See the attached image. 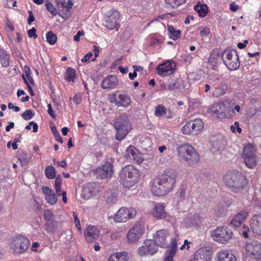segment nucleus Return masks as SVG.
Segmentation results:
<instances>
[{
    "label": "nucleus",
    "instance_id": "1",
    "mask_svg": "<svg viewBox=\"0 0 261 261\" xmlns=\"http://www.w3.org/2000/svg\"><path fill=\"white\" fill-rule=\"evenodd\" d=\"M176 175L166 173L155 179L151 187L152 193L158 196H163L171 192L175 184Z\"/></svg>",
    "mask_w": 261,
    "mask_h": 261
},
{
    "label": "nucleus",
    "instance_id": "2",
    "mask_svg": "<svg viewBox=\"0 0 261 261\" xmlns=\"http://www.w3.org/2000/svg\"><path fill=\"white\" fill-rule=\"evenodd\" d=\"M224 182L226 186L236 192L243 189L247 183L245 176L240 172L230 171L224 176Z\"/></svg>",
    "mask_w": 261,
    "mask_h": 261
},
{
    "label": "nucleus",
    "instance_id": "3",
    "mask_svg": "<svg viewBox=\"0 0 261 261\" xmlns=\"http://www.w3.org/2000/svg\"><path fill=\"white\" fill-rule=\"evenodd\" d=\"M120 178L124 187L131 188L138 182L139 172L134 166L127 165L122 168Z\"/></svg>",
    "mask_w": 261,
    "mask_h": 261
},
{
    "label": "nucleus",
    "instance_id": "4",
    "mask_svg": "<svg viewBox=\"0 0 261 261\" xmlns=\"http://www.w3.org/2000/svg\"><path fill=\"white\" fill-rule=\"evenodd\" d=\"M178 156L181 161L186 162L192 165L197 163L199 160V155L195 148L189 144H182L177 148Z\"/></svg>",
    "mask_w": 261,
    "mask_h": 261
},
{
    "label": "nucleus",
    "instance_id": "5",
    "mask_svg": "<svg viewBox=\"0 0 261 261\" xmlns=\"http://www.w3.org/2000/svg\"><path fill=\"white\" fill-rule=\"evenodd\" d=\"M114 126L117 130L116 138L118 140L124 139L128 132L132 129V125L126 115H123L117 118L114 122Z\"/></svg>",
    "mask_w": 261,
    "mask_h": 261
},
{
    "label": "nucleus",
    "instance_id": "6",
    "mask_svg": "<svg viewBox=\"0 0 261 261\" xmlns=\"http://www.w3.org/2000/svg\"><path fill=\"white\" fill-rule=\"evenodd\" d=\"M224 64L230 70H235L240 67V61L236 51L234 49L227 48L221 55Z\"/></svg>",
    "mask_w": 261,
    "mask_h": 261
},
{
    "label": "nucleus",
    "instance_id": "7",
    "mask_svg": "<svg viewBox=\"0 0 261 261\" xmlns=\"http://www.w3.org/2000/svg\"><path fill=\"white\" fill-rule=\"evenodd\" d=\"M256 148L250 143L246 144L243 149L242 157L246 166L253 168L256 165Z\"/></svg>",
    "mask_w": 261,
    "mask_h": 261
},
{
    "label": "nucleus",
    "instance_id": "8",
    "mask_svg": "<svg viewBox=\"0 0 261 261\" xmlns=\"http://www.w3.org/2000/svg\"><path fill=\"white\" fill-rule=\"evenodd\" d=\"M203 128V123L201 119H196L187 122L182 127V133L186 135H196Z\"/></svg>",
    "mask_w": 261,
    "mask_h": 261
},
{
    "label": "nucleus",
    "instance_id": "9",
    "mask_svg": "<svg viewBox=\"0 0 261 261\" xmlns=\"http://www.w3.org/2000/svg\"><path fill=\"white\" fill-rule=\"evenodd\" d=\"M136 215V211L132 207H122L114 216V220L116 223L125 222L133 219Z\"/></svg>",
    "mask_w": 261,
    "mask_h": 261
},
{
    "label": "nucleus",
    "instance_id": "10",
    "mask_svg": "<svg viewBox=\"0 0 261 261\" xmlns=\"http://www.w3.org/2000/svg\"><path fill=\"white\" fill-rule=\"evenodd\" d=\"M43 218L46 222L45 229L49 233H54L59 229V221L54 220L55 215L50 210H45L43 212Z\"/></svg>",
    "mask_w": 261,
    "mask_h": 261
},
{
    "label": "nucleus",
    "instance_id": "11",
    "mask_svg": "<svg viewBox=\"0 0 261 261\" xmlns=\"http://www.w3.org/2000/svg\"><path fill=\"white\" fill-rule=\"evenodd\" d=\"M158 249L157 245L153 240L147 239L137 249V253L141 256L152 255Z\"/></svg>",
    "mask_w": 261,
    "mask_h": 261
},
{
    "label": "nucleus",
    "instance_id": "12",
    "mask_svg": "<svg viewBox=\"0 0 261 261\" xmlns=\"http://www.w3.org/2000/svg\"><path fill=\"white\" fill-rule=\"evenodd\" d=\"M30 241L27 238L23 236H18L13 240L11 247L15 254H20L28 249Z\"/></svg>",
    "mask_w": 261,
    "mask_h": 261
},
{
    "label": "nucleus",
    "instance_id": "13",
    "mask_svg": "<svg viewBox=\"0 0 261 261\" xmlns=\"http://www.w3.org/2000/svg\"><path fill=\"white\" fill-rule=\"evenodd\" d=\"M176 68V64L175 62L172 60H168L160 64L156 68V71L158 75L162 77H165L174 73Z\"/></svg>",
    "mask_w": 261,
    "mask_h": 261
},
{
    "label": "nucleus",
    "instance_id": "14",
    "mask_svg": "<svg viewBox=\"0 0 261 261\" xmlns=\"http://www.w3.org/2000/svg\"><path fill=\"white\" fill-rule=\"evenodd\" d=\"M229 108L223 102L214 104L210 109L211 112L219 118H228L231 116Z\"/></svg>",
    "mask_w": 261,
    "mask_h": 261
},
{
    "label": "nucleus",
    "instance_id": "15",
    "mask_svg": "<svg viewBox=\"0 0 261 261\" xmlns=\"http://www.w3.org/2000/svg\"><path fill=\"white\" fill-rule=\"evenodd\" d=\"M231 233L227 227H218L213 231L212 237L215 241L224 244L231 238Z\"/></svg>",
    "mask_w": 261,
    "mask_h": 261
},
{
    "label": "nucleus",
    "instance_id": "16",
    "mask_svg": "<svg viewBox=\"0 0 261 261\" xmlns=\"http://www.w3.org/2000/svg\"><path fill=\"white\" fill-rule=\"evenodd\" d=\"M145 226L138 224L132 227L127 232V239L129 243H135L139 241L144 232Z\"/></svg>",
    "mask_w": 261,
    "mask_h": 261
},
{
    "label": "nucleus",
    "instance_id": "17",
    "mask_svg": "<svg viewBox=\"0 0 261 261\" xmlns=\"http://www.w3.org/2000/svg\"><path fill=\"white\" fill-rule=\"evenodd\" d=\"M246 250L251 258L257 260L261 259V244L259 242L252 241L247 243Z\"/></svg>",
    "mask_w": 261,
    "mask_h": 261
},
{
    "label": "nucleus",
    "instance_id": "18",
    "mask_svg": "<svg viewBox=\"0 0 261 261\" xmlns=\"http://www.w3.org/2000/svg\"><path fill=\"white\" fill-rule=\"evenodd\" d=\"M94 172L100 179L111 178L114 173L112 163L110 161L106 162L103 165L94 170Z\"/></svg>",
    "mask_w": 261,
    "mask_h": 261
},
{
    "label": "nucleus",
    "instance_id": "19",
    "mask_svg": "<svg viewBox=\"0 0 261 261\" xmlns=\"http://www.w3.org/2000/svg\"><path fill=\"white\" fill-rule=\"evenodd\" d=\"M153 241L157 245L162 248L168 247L169 232L167 230L163 229L159 230L153 234Z\"/></svg>",
    "mask_w": 261,
    "mask_h": 261
},
{
    "label": "nucleus",
    "instance_id": "20",
    "mask_svg": "<svg viewBox=\"0 0 261 261\" xmlns=\"http://www.w3.org/2000/svg\"><path fill=\"white\" fill-rule=\"evenodd\" d=\"M161 86L162 89L164 90H182L186 88L187 83H185L182 80H176L171 79L169 80L166 83L163 84Z\"/></svg>",
    "mask_w": 261,
    "mask_h": 261
},
{
    "label": "nucleus",
    "instance_id": "21",
    "mask_svg": "<svg viewBox=\"0 0 261 261\" xmlns=\"http://www.w3.org/2000/svg\"><path fill=\"white\" fill-rule=\"evenodd\" d=\"M119 13L114 10H112L108 13L105 18L104 25L110 30H113L117 27L119 19Z\"/></svg>",
    "mask_w": 261,
    "mask_h": 261
},
{
    "label": "nucleus",
    "instance_id": "22",
    "mask_svg": "<svg viewBox=\"0 0 261 261\" xmlns=\"http://www.w3.org/2000/svg\"><path fill=\"white\" fill-rule=\"evenodd\" d=\"M100 190V187L99 185L96 183H92L88 184L85 187L83 190L84 193L83 198L88 199L91 198L95 195L99 193Z\"/></svg>",
    "mask_w": 261,
    "mask_h": 261
},
{
    "label": "nucleus",
    "instance_id": "23",
    "mask_svg": "<svg viewBox=\"0 0 261 261\" xmlns=\"http://www.w3.org/2000/svg\"><path fill=\"white\" fill-rule=\"evenodd\" d=\"M99 234V230L95 226H88L84 231V236L87 241L93 242L95 241Z\"/></svg>",
    "mask_w": 261,
    "mask_h": 261
},
{
    "label": "nucleus",
    "instance_id": "24",
    "mask_svg": "<svg viewBox=\"0 0 261 261\" xmlns=\"http://www.w3.org/2000/svg\"><path fill=\"white\" fill-rule=\"evenodd\" d=\"M211 142V150L213 152L216 153L223 150L226 145V140L221 136L213 138Z\"/></svg>",
    "mask_w": 261,
    "mask_h": 261
},
{
    "label": "nucleus",
    "instance_id": "25",
    "mask_svg": "<svg viewBox=\"0 0 261 261\" xmlns=\"http://www.w3.org/2000/svg\"><path fill=\"white\" fill-rule=\"evenodd\" d=\"M212 254L210 250L200 248L195 253L193 261H211Z\"/></svg>",
    "mask_w": 261,
    "mask_h": 261
},
{
    "label": "nucleus",
    "instance_id": "26",
    "mask_svg": "<svg viewBox=\"0 0 261 261\" xmlns=\"http://www.w3.org/2000/svg\"><path fill=\"white\" fill-rule=\"evenodd\" d=\"M150 214L158 219L165 218L167 215L165 211V206L161 203L154 204Z\"/></svg>",
    "mask_w": 261,
    "mask_h": 261
},
{
    "label": "nucleus",
    "instance_id": "27",
    "mask_svg": "<svg viewBox=\"0 0 261 261\" xmlns=\"http://www.w3.org/2000/svg\"><path fill=\"white\" fill-rule=\"evenodd\" d=\"M177 240L175 238H172L171 240L170 248L167 250L165 253L164 261H174L177 250Z\"/></svg>",
    "mask_w": 261,
    "mask_h": 261
},
{
    "label": "nucleus",
    "instance_id": "28",
    "mask_svg": "<svg viewBox=\"0 0 261 261\" xmlns=\"http://www.w3.org/2000/svg\"><path fill=\"white\" fill-rule=\"evenodd\" d=\"M250 228L257 235L261 236V215H254L250 220Z\"/></svg>",
    "mask_w": 261,
    "mask_h": 261
},
{
    "label": "nucleus",
    "instance_id": "29",
    "mask_svg": "<svg viewBox=\"0 0 261 261\" xmlns=\"http://www.w3.org/2000/svg\"><path fill=\"white\" fill-rule=\"evenodd\" d=\"M249 215L248 212L242 211L235 215L231 221V224L235 226H240L247 219Z\"/></svg>",
    "mask_w": 261,
    "mask_h": 261
},
{
    "label": "nucleus",
    "instance_id": "30",
    "mask_svg": "<svg viewBox=\"0 0 261 261\" xmlns=\"http://www.w3.org/2000/svg\"><path fill=\"white\" fill-rule=\"evenodd\" d=\"M118 85V80L115 76L110 75L103 79L101 86L103 89H113Z\"/></svg>",
    "mask_w": 261,
    "mask_h": 261
},
{
    "label": "nucleus",
    "instance_id": "31",
    "mask_svg": "<svg viewBox=\"0 0 261 261\" xmlns=\"http://www.w3.org/2000/svg\"><path fill=\"white\" fill-rule=\"evenodd\" d=\"M42 192L45 195V199L47 202L50 204H54L57 201V197L54 193L52 190L50 189L48 187H43L42 188Z\"/></svg>",
    "mask_w": 261,
    "mask_h": 261
},
{
    "label": "nucleus",
    "instance_id": "32",
    "mask_svg": "<svg viewBox=\"0 0 261 261\" xmlns=\"http://www.w3.org/2000/svg\"><path fill=\"white\" fill-rule=\"evenodd\" d=\"M218 261H236V257L231 252L228 251H221L217 253Z\"/></svg>",
    "mask_w": 261,
    "mask_h": 261
},
{
    "label": "nucleus",
    "instance_id": "33",
    "mask_svg": "<svg viewBox=\"0 0 261 261\" xmlns=\"http://www.w3.org/2000/svg\"><path fill=\"white\" fill-rule=\"evenodd\" d=\"M221 55L218 51L213 50L211 53L208 59V63L213 69H215L220 62Z\"/></svg>",
    "mask_w": 261,
    "mask_h": 261
},
{
    "label": "nucleus",
    "instance_id": "34",
    "mask_svg": "<svg viewBox=\"0 0 261 261\" xmlns=\"http://www.w3.org/2000/svg\"><path fill=\"white\" fill-rule=\"evenodd\" d=\"M128 255L125 252H119L112 254L107 261H127Z\"/></svg>",
    "mask_w": 261,
    "mask_h": 261
},
{
    "label": "nucleus",
    "instance_id": "35",
    "mask_svg": "<svg viewBox=\"0 0 261 261\" xmlns=\"http://www.w3.org/2000/svg\"><path fill=\"white\" fill-rule=\"evenodd\" d=\"M194 10L198 13L200 17H204L207 14L208 7L204 3L199 2L195 6Z\"/></svg>",
    "mask_w": 261,
    "mask_h": 261
},
{
    "label": "nucleus",
    "instance_id": "36",
    "mask_svg": "<svg viewBox=\"0 0 261 261\" xmlns=\"http://www.w3.org/2000/svg\"><path fill=\"white\" fill-rule=\"evenodd\" d=\"M117 99V107H127L131 102L130 97L125 94H118Z\"/></svg>",
    "mask_w": 261,
    "mask_h": 261
},
{
    "label": "nucleus",
    "instance_id": "37",
    "mask_svg": "<svg viewBox=\"0 0 261 261\" xmlns=\"http://www.w3.org/2000/svg\"><path fill=\"white\" fill-rule=\"evenodd\" d=\"M227 90V86L225 83H221L219 86L216 87L212 91L213 96L218 97L225 94Z\"/></svg>",
    "mask_w": 261,
    "mask_h": 261
},
{
    "label": "nucleus",
    "instance_id": "38",
    "mask_svg": "<svg viewBox=\"0 0 261 261\" xmlns=\"http://www.w3.org/2000/svg\"><path fill=\"white\" fill-rule=\"evenodd\" d=\"M185 222L189 223L190 226H197L201 224V219L199 215L195 214L186 219Z\"/></svg>",
    "mask_w": 261,
    "mask_h": 261
},
{
    "label": "nucleus",
    "instance_id": "39",
    "mask_svg": "<svg viewBox=\"0 0 261 261\" xmlns=\"http://www.w3.org/2000/svg\"><path fill=\"white\" fill-rule=\"evenodd\" d=\"M0 60L2 65L7 67L10 64V57L3 49H0Z\"/></svg>",
    "mask_w": 261,
    "mask_h": 261
},
{
    "label": "nucleus",
    "instance_id": "40",
    "mask_svg": "<svg viewBox=\"0 0 261 261\" xmlns=\"http://www.w3.org/2000/svg\"><path fill=\"white\" fill-rule=\"evenodd\" d=\"M99 54V49L97 47H95L92 52L90 51L86 55L84 58L83 59V62H89L90 61H94Z\"/></svg>",
    "mask_w": 261,
    "mask_h": 261
},
{
    "label": "nucleus",
    "instance_id": "41",
    "mask_svg": "<svg viewBox=\"0 0 261 261\" xmlns=\"http://www.w3.org/2000/svg\"><path fill=\"white\" fill-rule=\"evenodd\" d=\"M168 31L170 38L173 40L179 38L181 36V31L179 30H175L172 25L168 26Z\"/></svg>",
    "mask_w": 261,
    "mask_h": 261
},
{
    "label": "nucleus",
    "instance_id": "42",
    "mask_svg": "<svg viewBox=\"0 0 261 261\" xmlns=\"http://www.w3.org/2000/svg\"><path fill=\"white\" fill-rule=\"evenodd\" d=\"M56 173V172L54 167L48 166L46 167L45 169V174L48 179H52L55 178Z\"/></svg>",
    "mask_w": 261,
    "mask_h": 261
},
{
    "label": "nucleus",
    "instance_id": "43",
    "mask_svg": "<svg viewBox=\"0 0 261 261\" xmlns=\"http://www.w3.org/2000/svg\"><path fill=\"white\" fill-rule=\"evenodd\" d=\"M219 78L215 75H212L211 76H209L208 79L207 84H206L204 85V92L205 93H208V92L210 90V86H213L214 82L218 80Z\"/></svg>",
    "mask_w": 261,
    "mask_h": 261
},
{
    "label": "nucleus",
    "instance_id": "44",
    "mask_svg": "<svg viewBox=\"0 0 261 261\" xmlns=\"http://www.w3.org/2000/svg\"><path fill=\"white\" fill-rule=\"evenodd\" d=\"M75 74V70L70 67H68L66 71L65 78L68 82H74Z\"/></svg>",
    "mask_w": 261,
    "mask_h": 261
},
{
    "label": "nucleus",
    "instance_id": "45",
    "mask_svg": "<svg viewBox=\"0 0 261 261\" xmlns=\"http://www.w3.org/2000/svg\"><path fill=\"white\" fill-rule=\"evenodd\" d=\"M46 38L47 42L50 45H54L57 42V36L51 31H49L46 33Z\"/></svg>",
    "mask_w": 261,
    "mask_h": 261
},
{
    "label": "nucleus",
    "instance_id": "46",
    "mask_svg": "<svg viewBox=\"0 0 261 261\" xmlns=\"http://www.w3.org/2000/svg\"><path fill=\"white\" fill-rule=\"evenodd\" d=\"M59 8H65L67 11H69L72 8L73 3L71 1H68L66 3L65 0H60L58 3Z\"/></svg>",
    "mask_w": 261,
    "mask_h": 261
},
{
    "label": "nucleus",
    "instance_id": "47",
    "mask_svg": "<svg viewBox=\"0 0 261 261\" xmlns=\"http://www.w3.org/2000/svg\"><path fill=\"white\" fill-rule=\"evenodd\" d=\"M138 152L136 148L133 146H129L126 150V157L132 159L135 154Z\"/></svg>",
    "mask_w": 261,
    "mask_h": 261
},
{
    "label": "nucleus",
    "instance_id": "48",
    "mask_svg": "<svg viewBox=\"0 0 261 261\" xmlns=\"http://www.w3.org/2000/svg\"><path fill=\"white\" fill-rule=\"evenodd\" d=\"M62 184V178L60 175L57 176L55 179V189L58 196H61V186Z\"/></svg>",
    "mask_w": 261,
    "mask_h": 261
},
{
    "label": "nucleus",
    "instance_id": "49",
    "mask_svg": "<svg viewBox=\"0 0 261 261\" xmlns=\"http://www.w3.org/2000/svg\"><path fill=\"white\" fill-rule=\"evenodd\" d=\"M167 4L172 8H177L180 5L185 3L186 0H165Z\"/></svg>",
    "mask_w": 261,
    "mask_h": 261
},
{
    "label": "nucleus",
    "instance_id": "50",
    "mask_svg": "<svg viewBox=\"0 0 261 261\" xmlns=\"http://www.w3.org/2000/svg\"><path fill=\"white\" fill-rule=\"evenodd\" d=\"M166 113L165 108L162 105H158L155 108L154 114L156 116H163Z\"/></svg>",
    "mask_w": 261,
    "mask_h": 261
},
{
    "label": "nucleus",
    "instance_id": "51",
    "mask_svg": "<svg viewBox=\"0 0 261 261\" xmlns=\"http://www.w3.org/2000/svg\"><path fill=\"white\" fill-rule=\"evenodd\" d=\"M121 232L120 231L116 230L110 232V239L112 241H115L118 240L121 238Z\"/></svg>",
    "mask_w": 261,
    "mask_h": 261
},
{
    "label": "nucleus",
    "instance_id": "52",
    "mask_svg": "<svg viewBox=\"0 0 261 261\" xmlns=\"http://www.w3.org/2000/svg\"><path fill=\"white\" fill-rule=\"evenodd\" d=\"M45 7L47 10L54 16L57 14V11L54 7L53 5L49 1H47L45 3Z\"/></svg>",
    "mask_w": 261,
    "mask_h": 261
},
{
    "label": "nucleus",
    "instance_id": "53",
    "mask_svg": "<svg viewBox=\"0 0 261 261\" xmlns=\"http://www.w3.org/2000/svg\"><path fill=\"white\" fill-rule=\"evenodd\" d=\"M35 113L31 110H28L21 114L22 117L25 120L31 119Z\"/></svg>",
    "mask_w": 261,
    "mask_h": 261
},
{
    "label": "nucleus",
    "instance_id": "54",
    "mask_svg": "<svg viewBox=\"0 0 261 261\" xmlns=\"http://www.w3.org/2000/svg\"><path fill=\"white\" fill-rule=\"evenodd\" d=\"M51 129L57 141L61 143H63V140L60 136V133L57 130L56 127L55 126H52Z\"/></svg>",
    "mask_w": 261,
    "mask_h": 261
},
{
    "label": "nucleus",
    "instance_id": "55",
    "mask_svg": "<svg viewBox=\"0 0 261 261\" xmlns=\"http://www.w3.org/2000/svg\"><path fill=\"white\" fill-rule=\"evenodd\" d=\"M132 160L135 161L137 164H140L144 161V156L142 153L138 151L132 158Z\"/></svg>",
    "mask_w": 261,
    "mask_h": 261
},
{
    "label": "nucleus",
    "instance_id": "56",
    "mask_svg": "<svg viewBox=\"0 0 261 261\" xmlns=\"http://www.w3.org/2000/svg\"><path fill=\"white\" fill-rule=\"evenodd\" d=\"M230 129L233 133H235L236 131L240 134L242 132V129L240 127L239 123L238 122H235L234 125L230 126Z\"/></svg>",
    "mask_w": 261,
    "mask_h": 261
},
{
    "label": "nucleus",
    "instance_id": "57",
    "mask_svg": "<svg viewBox=\"0 0 261 261\" xmlns=\"http://www.w3.org/2000/svg\"><path fill=\"white\" fill-rule=\"evenodd\" d=\"M199 29L200 30V36L202 37L207 36L210 32V29L206 27H201Z\"/></svg>",
    "mask_w": 261,
    "mask_h": 261
},
{
    "label": "nucleus",
    "instance_id": "58",
    "mask_svg": "<svg viewBox=\"0 0 261 261\" xmlns=\"http://www.w3.org/2000/svg\"><path fill=\"white\" fill-rule=\"evenodd\" d=\"M118 95L117 94H112L109 95V100L111 103H114L117 106L118 102Z\"/></svg>",
    "mask_w": 261,
    "mask_h": 261
},
{
    "label": "nucleus",
    "instance_id": "59",
    "mask_svg": "<svg viewBox=\"0 0 261 261\" xmlns=\"http://www.w3.org/2000/svg\"><path fill=\"white\" fill-rule=\"evenodd\" d=\"M36 29L35 28H32L31 29H30L28 31V35L29 37L30 38H34L36 39L37 38L38 36L36 33Z\"/></svg>",
    "mask_w": 261,
    "mask_h": 261
},
{
    "label": "nucleus",
    "instance_id": "60",
    "mask_svg": "<svg viewBox=\"0 0 261 261\" xmlns=\"http://www.w3.org/2000/svg\"><path fill=\"white\" fill-rule=\"evenodd\" d=\"M73 215L74 217V221L75 225V226L79 230H81V224L80 219L77 217V214L75 212L73 213Z\"/></svg>",
    "mask_w": 261,
    "mask_h": 261
},
{
    "label": "nucleus",
    "instance_id": "61",
    "mask_svg": "<svg viewBox=\"0 0 261 261\" xmlns=\"http://www.w3.org/2000/svg\"><path fill=\"white\" fill-rule=\"evenodd\" d=\"M48 110L47 112L49 115L53 118L55 119L56 117V115L55 114L54 111L52 109L51 105L49 103L47 105Z\"/></svg>",
    "mask_w": 261,
    "mask_h": 261
},
{
    "label": "nucleus",
    "instance_id": "62",
    "mask_svg": "<svg viewBox=\"0 0 261 261\" xmlns=\"http://www.w3.org/2000/svg\"><path fill=\"white\" fill-rule=\"evenodd\" d=\"M35 18L33 14V12L31 11H29V17L28 19V23L31 24L32 22L34 21Z\"/></svg>",
    "mask_w": 261,
    "mask_h": 261
},
{
    "label": "nucleus",
    "instance_id": "63",
    "mask_svg": "<svg viewBox=\"0 0 261 261\" xmlns=\"http://www.w3.org/2000/svg\"><path fill=\"white\" fill-rule=\"evenodd\" d=\"M243 228L244 230L242 231V234L243 237L245 238H248V232L249 231V227L247 225H244L243 227Z\"/></svg>",
    "mask_w": 261,
    "mask_h": 261
},
{
    "label": "nucleus",
    "instance_id": "64",
    "mask_svg": "<svg viewBox=\"0 0 261 261\" xmlns=\"http://www.w3.org/2000/svg\"><path fill=\"white\" fill-rule=\"evenodd\" d=\"M239 6L234 2L231 3L230 4L229 9L232 12H236L239 9Z\"/></svg>",
    "mask_w": 261,
    "mask_h": 261
}]
</instances>
